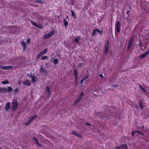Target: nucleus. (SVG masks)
<instances>
[{
	"label": "nucleus",
	"instance_id": "1",
	"mask_svg": "<svg viewBox=\"0 0 149 149\" xmlns=\"http://www.w3.org/2000/svg\"><path fill=\"white\" fill-rule=\"evenodd\" d=\"M28 76L30 77V78L31 79V81L33 83H35L38 80V78L36 76L32 75L31 73H28L27 74Z\"/></svg>",
	"mask_w": 149,
	"mask_h": 149
},
{
	"label": "nucleus",
	"instance_id": "2",
	"mask_svg": "<svg viewBox=\"0 0 149 149\" xmlns=\"http://www.w3.org/2000/svg\"><path fill=\"white\" fill-rule=\"evenodd\" d=\"M134 40V38L132 37L129 40L128 45L127 47V51H129L130 50L132 45V43L133 42Z\"/></svg>",
	"mask_w": 149,
	"mask_h": 149
},
{
	"label": "nucleus",
	"instance_id": "3",
	"mask_svg": "<svg viewBox=\"0 0 149 149\" xmlns=\"http://www.w3.org/2000/svg\"><path fill=\"white\" fill-rule=\"evenodd\" d=\"M47 49H45L42 51L40 52V53L37 55L36 57V59H38L41 57L43 55L47 53Z\"/></svg>",
	"mask_w": 149,
	"mask_h": 149
},
{
	"label": "nucleus",
	"instance_id": "4",
	"mask_svg": "<svg viewBox=\"0 0 149 149\" xmlns=\"http://www.w3.org/2000/svg\"><path fill=\"white\" fill-rule=\"evenodd\" d=\"M84 96V94L83 93H81L80 95L78 97V99L75 100L74 103V105H76L82 99Z\"/></svg>",
	"mask_w": 149,
	"mask_h": 149
},
{
	"label": "nucleus",
	"instance_id": "5",
	"mask_svg": "<svg viewBox=\"0 0 149 149\" xmlns=\"http://www.w3.org/2000/svg\"><path fill=\"white\" fill-rule=\"evenodd\" d=\"M54 33V31H52L47 34H45L43 36V38L45 39L48 38L52 36Z\"/></svg>",
	"mask_w": 149,
	"mask_h": 149
},
{
	"label": "nucleus",
	"instance_id": "6",
	"mask_svg": "<svg viewBox=\"0 0 149 149\" xmlns=\"http://www.w3.org/2000/svg\"><path fill=\"white\" fill-rule=\"evenodd\" d=\"M139 86L141 89L146 94L149 95V88L148 87H146L144 88L141 86L139 85Z\"/></svg>",
	"mask_w": 149,
	"mask_h": 149
},
{
	"label": "nucleus",
	"instance_id": "7",
	"mask_svg": "<svg viewBox=\"0 0 149 149\" xmlns=\"http://www.w3.org/2000/svg\"><path fill=\"white\" fill-rule=\"evenodd\" d=\"M102 32L100 31L98 29H96L93 30L92 33V36H94L98 34V33H102Z\"/></svg>",
	"mask_w": 149,
	"mask_h": 149
},
{
	"label": "nucleus",
	"instance_id": "8",
	"mask_svg": "<svg viewBox=\"0 0 149 149\" xmlns=\"http://www.w3.org/2000/svg\"><path fill=\"white\" fill-rule=\"evenodd\" d=\"M120 23L119 21L117 22L116 24L115 28L117 32H119L120 31Z\"/></svg>",
	"mask_w": 149,
	"mask_h": 149
},
{
	"label": "nucleus",
	"instance_id": "9",
	"mask_svg": "<svg viewBox=\"0 0 149 149\" xmlns=\"http://www.w3.org/2000/svg\"><path fill=\"white\" fill-rule=\"evenodd\" d=\"M18 107V104L17 101H14L13 102V106L12 107V110H15Z\"/></svg>",
	"mask_w": 149,
	"mask_h": 149
},
{
	"label": "nucleus",
	"instance_id": "10",
	"mask_svg": "<svg viewBox=\"0 0 149 149\" xmlns=\"http://www.w3.org/2000/svg\"><path fill=\"white\" fill-rule=\"evenodd\" d=\"M22 83L24 85L29 86L31 85V83L30 81L27 79H26L23 81L22 82Z\"/></svg>",
	"mask_w": 149,
	"mask_h": 149
},
{
	"label": "nucleus",
	"instance_id": "11",
	"mask_svg": "<svg viewBox=\"0 0 149 149\" xmlns=\"http://www.w3.org/2000/svg\"><path fill=\"white\" fill-rule=\"evenodd\" d=\"M37 117V116L36 115H34V116H32L30 118V119L29 120L28 122L26 123V125H28L29 124H30L31 121H33V120H34L35 118H36Z\"/></svg>",
	"mask_w": 149,
	"mask_h": 149
},
{
	"label": "nucleus",
	"instance_id": "12",
	"mask_svg": "<svg viewBox=\"0 0 149 149\" xmlns=\"http://www.w3.org/2000/svg\"><path fill=\"white\" fill-rule=\"evenodd\" d=\"M116 149H127V146L125 145H121L120 147H117Z\"/></svg>",
	"mask_w": 149,
	"mask_h": 149
},
{
	"label": "nucleus",
	"instance_id": "13",
	"mask_svg": "<svg viewBox=\"0 0 149 149\" xmlns=\"http://www.w3.org/2000/svg\"><path fill=\"white\" fill-rule=\"evenodd\" d=\"M7 92V88L6 87L0 88V93H4Z\"/></svg>",
	"mask_w": 149,
	"mask_h": 149
},
{
	"label": "nucleus",
	"instance_id": "14",
	"mask_svg": "<svg viewBox=\"0 0 149 149\" xmlns=\"http://www.w3.org/2000/svg\"><path fill=\"white\" fill-rule=\"evenodd\" d=\"M109 42L108 41L107 42L105 47V49L104 51V53L105 54H106L107 53V52H108L109 47Z\"/></svg>",
	"mask_w": 149,
	"mask_h": 149
},
{
	"label": "nucleus",
	"instance_id": "15",
	"mask_svg": "<svg viewBox=\"0 0 149 149\" xmlns=\"http://www.w3.org/2000/svg\"><path fill=\"white\" fill-rule=\"evenodd\" d=\"M12 66H2L1 67V68L4 70H7L10 69L12 68Z\"/></svg>",
	"mask_w": 149,
	"mask_h": 149
},
{
	"label": "nucleus",
	"instance_id": "16",
	"mask_svg": "<svg viewBox=\"0 0 149 149\" xmlns=\"http://www.w3.org/2000/svg\"><path fill=\"white\" fill-rule=\"evenodd\" d=\"M10 103L9 102H7L6 104V106L5 107V109L6 111H8L10 108Z\"/></svg>",
	"mask_w": 149,
	"mask_h": 149
},
{
	"label": "nucleus",
	"instance_id": "17",
	"mask_svg": "<svg viewBox=\"0 0 149 149\" xmlns=\"http://www.w3.org/2000/svg\"><path fill=\"white\" fill-rule=\"evenodd\" d=\"M33 141H35L36 143V144L37 145V146L39 147H41V145L40 144L38 141V140L36 139V138L33 137Z\"/></svg>",
	"mask_w": 149,
	"mask_h": 149
},
{
	"label": "nucleus",
	"instance_id": "18",
	"mask_svg": "<svg viewBox=\"0 0 149 149\" xmlns=\"http://www.w3.org/2000/svg\"><path fill=\"white\" fill-rule=\"evenodd\" d=\"M40 72H42L44 74L46 75L47 73V71L44 69L43 66H42L40 70Z\"/></svg>",
	"mask_w": 149,
	"mask_h": 149
},
{
	"label": "nucleus",
	"instance_id": "19",
	"mask_svg": "<svg viewBox=\"0 0 149 149\" xmlns=\"http://www.w3.org/2000/svg\"><path fill=\"white\" fill-rule=\"evenodd\" d=\"M46 92L48 93V97H49L51 95L49 87L47 86L46 87Z\"/></svg>",
	"mask_w": 149,
	"mask_h": 149
},
{
	"label": "nucleus",
	"instance_id": "20",
	"mask_svg": "<svg viewBox=\"0 0 149 149\" xmlns=\"http://www.w3.org/2000/svg\"><path fill=\"white\" fill-rule=\"evenodd\" d=\"M74 73L75 77V79L76 81L77 80L78 77V72L75 69L74 71Z\"/></svg>",
	"mask_w": 149,
	"mask_h": 149
},
{
	"label": "nucleus",
	"instance_id": "21",
	"mask_svg": "<svg viewBox=\"0 0 149 149\" xmlns=\"http://www.w3.org/2000/svg\"><path fill=\"white\" fill-rule=\"evenodd\" d=\"M136 133H137L139 134H143V133H141L140 131L136 130V131H133L132 132V136H134V134H136Z\"/></svg>",
	"mask_w": 149,
	"mask_h": 149
},
{
	"label": "nucleus",
	"instance_id": "22",
	"mask_svg": "<svg viewBox=\"0 0 149 149\" xmlns=\"http://www.w3.org/2000/svg\"><path fill=\"white\" fill-rule=\"evenodd\" d=\"M80 40V37H78L77 38H76L74 40V41L77 43H79V41Z\"/></svg>",
	"mask_w": 149,
	"mask_h": 149
},
{
	"label": "nucleus",
	"instance_id": "23",
	"mask_svg": "<svg viewBox=\"0 0 149 149\" xmlns=\"http://www.w3.org/2000/svg\"><path fill=\"white\" fill-rule=\"evenodd\" d=\"M21 45L23 47V50L24 51L25 49L26 48L25 43L24 41H22L21 42Z\"/></svg>",
	"mask_w": 149,
	"mask_h": 149
},
{
	"label": "nucleus",
	"instance_id": "24",
	"mask_svg": "<svg viewBox=\"0 0 149 149\" xmlns=\"http://www.w3.org/2000/svg\"><path fill=\"white\" fill-rule=\"evenodd\" d=\"M52 59L53 60V62L55 64H57L58 63V59H54L53 60V58H52Z\"/></svg>",
	"mask_w": 149,
	"mask_h": 149
},
{
	"label": "nucleus",
	"instance_id": "25",
	"mask_svg": "<svg viewBox=\"0 0 149 149\" xmlns=\"http://www.w3.org/2000/svg\"><path fill=\"white\" fill-rule=\"evenodd\" d=\"M9 83V82L7 80L1 82V83L3 85L8 84Z\"/></svg>",
	"mask_w": 149,
	"mask_h": 149
},
{
	"label": "nucleus",
	"instance_id": "26",
	"mask_svg": "<svg viewBox=\"0 0 149 149\" xmlns=\"http://www.w3.org/2000/svg\"><path fill=\"white\" fill-rule=\"evenodd\" d=\"M63 22L64 23V25L65 27H66L68 24V22L67 21L66 19H64Z\"/></svg>",
	"mask_w": 149,
	"mask_h": 149
},
{
	"label": "nucleus",
	"instance_id": "27",
	"mask_svg": "<svg viewBox=\"0 0 149 149\" xmlns=\"http://www.w3.org/2000/svg\"><path fill=\"white\" fill-rule=\"evenodd\" d=\"M71 12L72 13L71 16H72L74 18H75L76 17V15L74 12L72 10H71Z\"/></svg>",
	"mask_w": 149,
	"mask_h": 149
},
{
	"label": "nucleus",
	"instance_id": "28",
	"mask_svg": "<svg viewBox=\"0 0 149 149\" xmlns=\"http://www.w3.org/2000/svg\"><path fill=\"white\" fill-rule=\"evenodd\" d=\"M146 55L147 54L145 53L144 54H142L139 56V57L141 58H144Z\"/></svg>",
	"mask_w": 149,
	"mask_h": 149
},
{
	"label": "nucleus",
	"instance_id": "29",
	"mask_svg": "<svg viewBox=\"0 0 149 149\" xmlns=\"http://www.w3.org/2000/svg\"><path fill=\"white\" fill-rule=\"evenodd\" d=\"M139 106L141 108H143V103L141 101L139 102Z\"/></svg>",
	"mask_w": 149,
	"mask_h": 149
},
{
	"label": "nucleus",
	"instance_id": "30",
	"mask_svg": "<svg viewBox=\"0 0 149 149\" xmlns=\"http://www.w3.org/2000/svg\"><path fill=\"white\" fill-rule=\"evenodd\" d=\"M48 57L47 56H42L41 58V60H45Z\"/></svg>",
	"mask_w": 149,
	"mask_h": 149
},
{
	"label": "nucleus",
	"instance_id": "31",
	"mask_svg": "<svg viewBox=\"0 0 149 149\" xmlns=\"http://www.w3.org/2000/svg\"><path fill=\"white\" fill-rule=\"evenodd\" d=\"M7 91L8 92H10L12 91L13 89L12 88L10 87H9L8 88H7Z\"/></svg>",
	"mask_w": 149,
	"mask_h": 149
},
{
	"label": "nucleus",
	"instance_id": "32",
	"mask_svg": "<svg viewBox=\"0 0 149 149\" xmlns=\"http://www.w3.org/2000/svg\"><path fill=\"white\" fill-rule=\"evenodd\" d=\"M18 91V88H16L14 90V93L15 94H16L17 93Z\"/></svg>",
	"mask_w": 149,
	"mask_h": 149
},
{
	"label": "nucleus",
	"instance_id": "33",
	"mask_svg": "<svg viewBox=\"0 0 149 149\" xmlns=\"http://www.w3.org/2000/svg\"><path fill=\"white\" fill-rule=\"evenodd\" d=\"M36 26L38 27L40 29H41L42 27V25L39 24H37L36 25Z\"/></svg>",
	"mask_w": 149,
	"mask_h": 149
},
{
	"label": "nucleus",
	"instance_id": "34",
	"mask_svg": "<svg viewBox=\"0 0 149 149\" xmlns=\"http://www.w3.org/2000/svg\"><path fill=\"white\" fill-rule=\"evenodd\" d=\"M30 22L32 24L34 25L35 26H36V25L37 24H36V23L34 21L32 20H31Z\"/></svg>",
	"mask_w": 149,
	"mask_h": 149
},
{
	"label": "nucleus",
	"instance_id": "35",
	"mask_svg": "<svg viewBox=\"0 0 149 149\" xmlns=\"http://www.w3.org/2000/svg\"><path fill=\"white\" fill-rule=\"evenodd\" d=\"M86 82V81L84 79H82L80 81V83L81 84H82L83 83H84Z\"/></svg>",
	"mask_w": 149,
	"mask_h": 149
},
{
	"label": "nucleus",
	"instance_id": "36",
	"mask_svg": "<svg viewBox=\"0 0 149 149\" xmlns=\"http://www.w3.org/2000/svg\"><path fill=\"white\" fill-rule=\"evenodd\" d=\"M30 40H30V38H28L27 39V45H28L30 43Z\"/></svg>",
	"mask_w": 149,
	"mask_h": 149
},
{
	"label": "nucleus",
	"instance_id": "37",
	"mask_svg": "<svg viewBox=\"0 0 149 149\" xmlns=\"http://www.w3.org/2000/svg\"><path fill=\"white\" fill-rule=\"evenodd\" d=\"M149 42V38L148 39H146L145 41V43L146 44H147V43H148Z\"/></svg>",
	"mask_w": 149,
	"mask_h": 149
},
{
	"label": "nucleus",
	"instance_id": "38",
	"mask_svg": "<svg viewBox=\"0 0 149 149\" xmlns=\"http://www.w3.org/2000/svg\"><path fill=\"white\" fill-rule=\"evenodd\" d=\"M88 76H86L85 77H84L83 79H85V80L86 81V80L88 78Z\"/></svg>",
	"mask_w": 149,
	"mask_h": 149
},
{
	"label": "nucleus",
	"instance_id": "39",
	"mask_svg": "<svg viewBox=\"0 0 149 149\" xmlns=\"http://www.w3.org/2000/svg\"><path fill=\"white\" fill-rule=\"evenodd\" d=\"M72 133L75 135L76 136H77V133L75 132H72Z\"/></svg>",
	"mask_w": 149,
	"mask_h": 149
},
{
	"label": "nucleus",
	"instance_id": "40",
	"mask_svg": "<svg viewBox=\"0 0 149 149\" xmlns=\"http://www.w3.org/2000/svg\"><path fill=\"white\" fill-rule=\"evenodd\" d=\"M145 53L147 54V55L149 53V49L146 52H145Z\"/></svg>",
	"mask_w": 149,
	"mask_h": 149
},
{
	"label": "nucleus",
	"instance_id": "41",
	"mask_svg": "<svg viewBox=\"0 0 149 149\" xmlns=\"http://www.w3.org/2000/svg\"><path fill=\"white\" fill-rule=\"evenodd\" d=\"M82 63H80V64H79V65H78V67H80L82 66Z\"/></svg>",
	"mask_w": 149,
	"mask_h": 149
},
{
	"label": "nucleus",
	"instance_id": "42",
	"mask_svg": "<svg viewBox=\"0 0 149 149\" xmlns=\"http://www.w3.org/2000/svg\"><path fill=\"white\" fill-rule=\"evenodd\" d=\"M86 125H88V126H89L90 125V124L89 123H86Z\"/></svg>",
	"mask_w": 149,
	"mask_h": 149
},
{
	"label": "nucleus",
	"instance_id": "43",
	"mask_svg": "<svg viewBox=\"0 0 149 149\" xmlns=\"http://www.w3.org/2000/svg\"><path fill=\"white\" fill-rule=\"evenodd\" d=\"M100 77H103V75L102 74H100Z\"/></svg>",
	"mask_w": 149,
	"mask_h": 149
},
{
	"label": "nucleus",
	"instance_id": "44",
	"mask_svg": "<svg viewBox=\"0 0 149 149\" xmlns=\"http://www.w3.org/2000/svg\"><path fill=\"white\" fill-rule=\"evenodd\" d=\"M99 113H97V116L98 117H100V116H99L98 115V114H99Z\"/></svg>",
	"mask_w": 149,
	"mask_h": 149
},
{
	"label": "nucleus",
	"instance_id": "45",
	"mask_svg": "<svg viewBox=\"0 0 149 149\" xmlns=\"http://www.w3.org/2000/svg\"><path fill=\"white\" fill-rule=\"evenodd\" d=\"M140 47H141H141L142 46V44H141V42L140 43Z\"/></svg>",
	"mask_w": 149,
	"mask_h": 149
},
{
	"label": "nucleus",
	"instance_id": "46",
	"mask_svg": "<svg viewBox=\"0 0 149 149\" xmlns=\"http://www.w3.org/2000/svg\"><path fill=\"white\" fill-rule=\"evenodd\" d=\"M20 84V81H19V83H18V84Z\"/></svg>",
	"mask_w": 149,
	"mask_h": 149
},
{
	"label": "nucleus",
	"instance_id": "47",
	"mask_svg": "<svg viewBox=\"0 0 149 149\" xmlns=\"http://www.w3.org/2000/svg\"><path fill=\"white\" fill-rule=\"evenodd\" d=\"M146 48V47H144V48H143V49H145Z\"/></svg>",
	"mask_w": 149,
	"mask_h": 149
},
{
	"label": "nucleus",
	"instance_id": "48",
	"mask_svg": "<svg viewBox=\"0 0 149 149\" xmlns=\"http://www.w3.org/2000/svg\"><path fill=\"white\" fill-rule=\"evenodd\" d=\"M0 149H1V148H0Z\"/></svg>",
	"mask_w": 149,
	"mask_h": 149
}]
</instances>
